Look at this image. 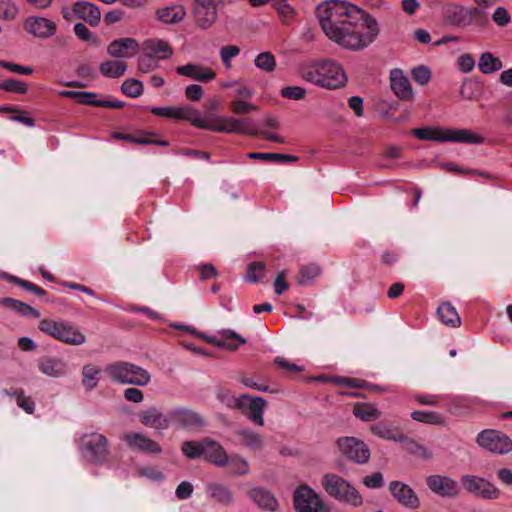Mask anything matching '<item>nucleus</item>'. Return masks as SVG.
<instances>
[{
  "label": "nucleus",
  "instance_id": "f257e3e1",
  "mask_svg": "<svg viewBox=\"0 0 512 512\" xmlns=\"http://www.w3.org/2000/svg\"><path fill=\"white\" fill-rule=\"evenodd\" d=\"M316 17L324 35L345 50H363L379 35L377 20L349 1L325 0L316 7Z\"/></svg>",
  "mask_w": 512,
  "mask_h": 512
},
{
  "label": "nucleus",
  "instance_id": "f03ea898",
  "mask_svg": "<svg viewBox=\"0 0 512 512\" xmlns=\"http://www.w3.org/2000/svg\"><path fill=\"white\" fill-rule=\"evenodd\" d=\"M298 75L308 83L329 90L344 87L348 80L343 67L332 59L304 62L298 66Z\"/></svg>",
  "mask_w": 512,
  "mask_h": 512
},
{
  "label": "nucleus",
  "instance_id": "7ed1b4c3",
  "mask_svg": "<svg viewBox=\"0 0 512 512\" xmlns=\"http://www.w3.org/2000/svg\"><path fill=\"white\" fill-rule=\"evenodd\" d=\"M413 135L420 140L436 142H455L465 144H481L484 138L470 129L455 128H416L412 131Z\"/></svg>",
  "mask_w": 512,
  "mask_h": 512
},
{
  "label": "nucleus",
  "instance_id": "20e7f679",
  "mask_svg": "<svg viewBox=\"0 0 512 512\" xmlns=\"http://www.w3.org/2000/svg\"><path fill=\"white\" fill-rule=\"evenodd\" d=\"M218 397L226 406L241 410L254 424L264 425V411L267 407V401L264 398L248 394L235 397L228 392H220Z\"/></svg>",
  "mask_w": 512,
  "mask_h": 512
},
{
  "label": "nucleus",
  "instance_id": "39448f33",
  "mask_svg": "<svg viewBox=\"0 0 512 512\" xmlns=\"http://www.w3.org/2000/svg\"><path fill=\"white\" fill-rule=\"evenodd\" d=\"M322 486L330 497L339 502L353 507H359L363 504V497L358 490L349 481L337 474H324Z\"/></svg>",
  "mask_w": 512,
  "mask_h": 512
},
{
  "label": "nucleus",
  "instance_id": "423d86ee",
  "mask_svg": "<svg viewBox=\"0 0 512 512\" xmlns=\"http://www.w3.org/2000/svg\"><path fill=\"white\" fill-rule=\"evenodd\" d=\"M104 371L112 381L122 384L145 386L151 379L148 371L127 362L108 365L105 367Z\"/></svg>",
  "mask_w": 512,
  "mask_h": 512
},
{
  "label": "nucleus",
  "instance_id": "0eeeda50",
  "mask_svg": "<svg viewBox=\"0 0 512 512\" xmlns=\"http://www.w3.org/2000/svg\"><path fill=\"white\" fill-rule=\"evenodd\" d=\"M441 18L449 27L465 29L476 23L478 10L460 2H447L441 7Z\"/></svg>",
  "mask_w": 512,
  "mask_h": 512
},
{
  "label": "nucleus",
  "instance_id": "6e6552de",
  "mask_svg": "<svg viewBox=\"0 0 512 512\" xmlns=\"http://www.w3.org/2000/svg\"><path fill=\"white\" fill-rule=\"evenodd\" d=\"M80 452L88 462L103 463L109 455L108 439L96 432L84 434L80 440Z\"/></svg>",
  "mask_w": 512,
  "mask_h": 512
},
{
  "label": "nucleus",
  "instance_id": "1a4fd4ad",
  "mask_svg": "<svg viewBox=\"0 0 512 512\" xmlns=\"http://www.w3.org/2000/svg\"><path fill=\"white\" fill-rule=\"evenodd\" d=\"M197 128L220 133L251 134L247 121L234 117L215 116L209 120L199 115Z\"/></svg>",
  "mask_w": 512,
  "mask_h": 512
},
{
  "label": "nucleus",
  "instance_id": "9d476101",
  "mask_svg": "<svg viewBox=\"0 0 512 512\" xmlns=\"http://www.w3.org/2000/svg\"><path fill=\"white\" fill-rule=\"evenodd\" d=\"M460 481L463 489L476 498L496 500L500 497V490L484 477L465 474L461 476Z\"/></svg>",
  "mask_w": 512,
  "mask_h": 512
},
{
  "label": "nucleus",
  "instance_id": "9b49d317",
  "mask_svg": "<svg viewBox=\"0 0 512 512\" xmlns=\"http://www.w3.org/2000/svg\"><path fill=\"white\" fill-rule=\"evenodd\" d=\"M296 512H332L320 496L309 486H300L294 492Z\"/></svg>",
  "mask_w": 512,
  "mask_h": 512
},
{
  "label": "nucleus",
  "instance_id": "f8f14e48",
  "mask_svg": "<svg viewBox=\"0 0 512 512\" xmlns=\"http://www.w3.org/2000/svg\"><path fill=\"white\" fill-rule=\"evenodd\" d=\"M476 441L479 446L491 453L507 454L512 451V440L497 430H483L478 434Z\"/></svg>",
  "mask_w": 512,
  "mask_h": 512
},
{
  "label": "nucleus",
  "instance_id": "ddd939ff",
  "mask_svg": "<svg viewBox=\"0 0 512 512\" xmlns=\"http://www.w3.org/2000/svg\"><path fill=\"white\" fill-rule=\"evenodd\" d=\"M340 452L349 460L365 464L370 459V449L362 440L355 437H342L337 441Z\"/></svg>",
  "mask_w": 512,
  "mask_h": 512
},
{
  "label": "nucleus",
  "instance_id": "4468645a",
  "mask_svg": "<svg viewBox=\"0 0 512 512\" xmlns=\"http://www.w3.org/2000/svg\"><path fill=\"white\" fill-rule=\"evenodd\" d=\"M154 115L174 119L189 121L194 127L199 124L200 112L191 105L185 106H168V107H152L150 109Z\"/></svg>",
  "mask_w": 512,
  "mask_h": 512
},
{
  "label": "nucleus",
  "instance_id": "2eb2a0df",
  "mask_svg": "<svg viewBox=\"0 0 512 512\" xmlns=\"http://www.w3.org/2000/svg\"><path fill=\"white\" fill-rule=\"evenodd\" d=\"M122 440L134 452L146 454H160L162 452L159 443L140 432H127L122 436Z\"/></svg>",
  "mask_w": 512,
  "mask_h": 512
},
{
  "label": "nucleus",
  "instance_id": "dca6fc26",
  "mask_svg": "<svg viewBox=\"0 0 512 512\" xmlns=\"http://www.w3.org/2000/svg\"><path fill=\"white\" fill-rule=\"evenodd\" d=\"M23 28L29 35L38 39L53 37L57 29L54 21L41 16L27 17L23 22Z\"/></svg>",
  "mask_w": 512,
  "mask_h": 512
},
{
  "label": "nucleus",
  "instance_id": "f3484780",
  "mask_svg": "<svg viewBox=\"0 0 512 512\" xmlns=\"http://www.w3.org/2000/svg\"><path fill=\"white\" fill-rule=\"evenodd\" d=\"M427 485L432 492L442 497L454 498L460 493L458 483L449 476H429L427 478Z\"/></svg>",
  "mask_w": 512,
  "mask_h": 512
},
{
  "label": "nucleus",
  "instance_id": "a211bd4d",
  "mask_svg": "<svg viewBox=\"0 0 512 512\" xmlns=\"http://www.w3.org/2000/svg\"><path fill=\"white\" fill-rule=\"evenodd\" d=\"M389 490L392 496L404 507L408 509H417L420 507V500L413 489L401 482L392 481L389 484Z\"/></svg>",
  "mask_w": 512,
  "mask_h": 512
},
{
  "label": "nucleus",
  "instance_id": "6ab92c4d",
  "mask_svg": "<svg viewBox=\"0 0 512 512\" xmlns=\"http://www.w3.org/2000/svg\"><path fill=\"white\" fill-rule=\"evenodd\" d=\"M171 424L184 429H196L204 425L203 417L187 408H175L170 410Z\"/></svg>",
  "mask_w": 512,
  "mask_h": 512
},
{
  "label": "nucleus",
  "instance_id": "aec40b11",
  "mask_svg": "<svg viewBox=\"0 0 512 512\" xmlns=\"http://www.w3.org/2000/svg\"><path fill=\"white\" fill-rule=\"evenodd\" d=\"M390 87L398 99L402 101H411L414 98V92L410 81L403 71L393 69L390 72Z\"/></svg>",
  "mask_w": 512,
  "mask_h": 512
},
{
  "label": "nucleus",
  "instance_id": "412c9836",
  "mask_svg": "<svg viewBox=\"0 0 512 512\" xmlns=\"http://www.w3.org/2000/svg\"><path fill=\"white\" fill-rule=\"evenodd\" d=\"M136 39L125 37L112 41L107 47V54L114 58H130L139 51Z\"/></svg>",
  "mask_w": 512,
  "mask_h": 512
},
{
  "label": "nucleus",
  "instance_id": "4be33fe9",
  "mask_svg": "<svg viewBox=\"0 0 512 512\" xmlns=\"http://www.w3.org/2000/svg\"><path fill=\"white\" fill-rule=\"evenodd\" d=\"M176 72L181 76H185L198 82H208L216 77L215 71L211 68L195 63L178 66L176 68Z\"/></svg>",
  "mask_w": 512,
  "mask_h": 512
},
{
  "label": "nucleus",
  "instance_id": "5701e85b",
  "mask_svg": "<svg viewBox=\"0 0 512 512\" xmlns=\"http://www.w3.org/2000/svg\"><path fill=\"white\" fill-rule=\"evenodd\" d=\"M139 418L144 426L156 430H165L171 425L170 411L167 414H163L154 407L143 411Z\"/></svg>",
  "mask_w": 512,
  "mask_h": 512
},
{
  "label": "nucleus",
  "instance_id": "b1692460",
  "mask_svg": "<svg viewBox=\"0 0 512 512\" xmlns=\"http://www.w3.org/2000/svg\"><path fill=\"white\" fill-rule=\"evenodd\" d=\"M203 457L219 467L227 466L229 462V456L222 445L209 438L204 439Z\"/></svg>",
  "mask_w": 512,
  "mask_h": 512
},
{
  "label": "nucleus",
  "instance_id": "393cba45",
  "mask_svg": "<svg viewBox=\"0 0 512 512\" xmlns=\"http://www.w3.org/2000/svg\"><path fill=\"white\" fill-rule=\"evenodd\" d=\"M187 15L186 8L182 4H173L156 9L155 17L163 24H178L182 22Z\"/></svg>",
  "mask_w": 512,
  "mask_h": 512
},
{
  "label": "nucleus",
  "instance_id": "a878e982",
  "mask_svg": "<svg viewBox=\"0 0 512 512\" xmlns=\"http://www.w3.org/2000/svg\"><path fill=\"white\" fill-rule=\"evenodd\" d=\"M143 50L148 57L159 60L171 57L173 50L169 43L163 39L151 38L143 42Z\"/></svg>",
  "mask_w": 512,
  "mask_h": 512
},
{
  "label": "nucleus",
  "instance_id": "bb28decb",
  "mask_svg": "<svg viewBox=\"0 0 512 512\" xmlns=\"http://www.w3.org/2000/svg\"><path fill=\"white\" fill-rule=\"evenodd\" d=\"M73 12L78 18L87 22L91 26H97L101 20V12L99 8L91 2H76L73 5Z\"/></svg>",
  "mask_w": 512,
  "mask_h": 512
},
{
  "label": "nucleus",
  "instance_id": "cd10ccee",
  "mask_svg": "<svg viewBox=\"0 0 512 512\" xmlns=\"http://www.w3.org/2000/svg\"><path fill=\"white\" fill-rule=\"evenodd\" d=\"M213 342L217 347L236 350L240 345L246 343V339L233 330L223 329L214 337Z\"/></svg>",
  "mask_w": 512,
  "mask_h": 512
},
{
  "label": "nucleus",
  "instance_id": "c85d7f7f",
  "mask_svg": "<svg viewBox=\"0 0 512 512\" xmlns=\"http://www.w3.org/2000/svg\"><path fill=\"white\" fill-rule=\"evenodd\" d=\"M250 497L260 509L274 512L278 507V501L274 495L266 489L254 488L250 491Z\"/></svg>",
  "mask_w": 512,
  "mask_h": 512
},
{
  "label": "nucleus",
  "instance_id": "c756f323",
  "mask_svg": "<svg viewBox=\"0 0 512 512\" xmlns=\"http://www.w3.org/2000/svg\"><path fill=\"white\" fill-rule=\"evenodd\" d=\"M207 496L223 506H229L233 502V495L231 490L220 483L212 482L206 486Z\"/></svg>",
  "mask_w": 512,
  "mask_h": 512
},
{
  "label": "nucleus",
  "instance_id": "7c9ffc66",
  "mask_svg": "<svg viewBox=\"0 0 512 512\" xmlns=\"http://www.w3.org/2000/svg\"><path fill=\"white\" fill-rule=\"evenodd\" d=\"M370 431L385 440L394 441V442H405L406 436L402 433H399L396 428L392 426V424L386 422H377L370 427Z\"/></svg>",
  "mask_w": 512,
  "mask_h": 512
},
{
  "label": "nucleus",
  "instance_id": "2f4dec72",
  "mask_svg": "<svg viewBox=\"0 0 512 512\" xmlns=\"http://www.w3.org/2000/svg\"><path fill=\"white\" fill-rule=\"evenodd\" d=\"M240 443L250 450H261L264 447V439L261 434L247 428L236 431Z\"/></svg>",
  "mask_w": 512,
  "mask_h": 512
},
{
  "label": "nucleus",
  "instance_id": "473e14b6",
  "mask_svg": "<svg viewBox=\"0 0 512 512\" xmlns=\"http://www.w3.org/2000/svg\"><path fill=\"white\" fill-rule=\"evenodd\" d=\"M437 315L439 320L446 326L456 328L461 325V318L456 308L450 303H442L439 305Z\"/></svg>",
  "mask_w": 512,
  "mask_h": 512
},
{
  "label": "nucleus",
  "instance_id": "72a5a7b5",
  "mask_svg": "<svg viewBox=\"0 0 512 512\" xmlns=\"http://www.w3.org/2000/svg\"><path fill=\"white\" fill-rule=\"evenodd\" d=\"M40 371L49 377H61L66 372L65 363L60 359L44 358L39 363Z\"/></svg>",
  "mask_w": 512,
  "mask_h": 512
},
{
  "label": "nucleus",
  "instance_id": "f704fd0d",
  "mask_svg": "<svg viewBox=\"0 0 512 512\" xmlns=\"http://www.w3.org/2000/svg\"><path fill=\"white\" fill-rule=\"evenodd\" d=\"M61 342L69 345L80 346L86 342V336L76 326L65 322L64 328H62Z\"/></svg>",
  "mask_w": 512,
  "mask_h": 512
},
{
  "label": "nucleus",
  "instance_id": "c9c22d12",
  "mask_svg": "<svg viewBox=\"0 0 512 512\" xmlns=\"http://www.w3.org/2000/svg\"><path fill=\"white\" fill-rule=\"evenodd\" d=\"M477 66L483 74H492L501 70L503 64L501 60L491 52H484L480 54Z\"/></svg>",
  "mask_w": 512,
  "mask_h": 512
},
{
  "label": "nucleus",
  "instance_id": "e433bc0d",
  "mask_svg": "<svg viewBox=\"0 0 512 512\" xmlns=\"http://www.w3.org/2000/svg\"><path fill=\"white\" fill-rule=\"evenodd\" d=\"M99 70L105 77L119 78L126 72L127 64L122 60H107L100 64Z\"/></svg>",
  "mask_w": 512,
  "mask_h": 512
},
{
  "label": "nucleus",
  "instance_id": "4c0bfd02",
  "mask_svg": "<svg viewBox=\"0 0 512 512\" xmlns=\"http://www.w3.org/2000/svg\"><path fill=\"white\" fill-rule=\"evenodd\" d=\"M100 372V368L92 364H88L83 367L82 385L87 391H91L97 386L100 378Z\"/></svg>",
  "mask_w": 512,
  "mask_h": 512
},
{
  "label": "nucleus",
  "instance_id": "58836bf2",
  "mask_svg": "<svg viewBox=\"0 0 512 512\" xmlns=\"http://www.w3.org/2000/svg\"><path fill=\"white\" fill-rule=\"evenodd\" d=\"M411 417L413 420L425 424L431 425H444L445 419L444 417L437 412L434 411H425V410H414L411 412Z\"/></svg>",
  "mask_w": 512,
  "mask_h": 512
},
{
  "label": "nucleus",
  "instance_id": "ea45409f",
  "mask_svg": "<svg viewBox=\"0 0 512 512\" xmlns=\"http://www.w3.org/2000/svg\"><path fill=\"white\" fill-rule=\"evenodd\" d=\"M272 5L284 25H289L293 21L296 11L287 0H272Z\"/></svg>",
  "mask_w": 512,
  "mask_h": 512
},
{
  "label": "nucleus",
  "instance_id": "a19ab883",
  "mask_svg": "<svg viewBox=\"0 0 512 512\" xmlns=\"http://www.w3.org/2000/svg\"><path fill=\"white\" fill-rule=\"evenodd\" d=\"M353 413L362 421H371L381 417V412L377 407L369 403L355 405Z\"/></svg>",
  "mask_w": 512,
  "mask_h": 512
},
{
  "label": "nucleus",
  "instance_id": "79ce46f5",
  "mask_svg": "<svg viewBox=\"0 0 512 512\" xmlns=\"http://www.w3.org/2000/svg\"><path fill=\"white\" fill-rule=\"evenodd\" d=\"M65 321H54L51 319H43L39 323V330L54 339L61 341L62 328H64Z\"/></svg>",
  "mask_w": 512,
  "mask_h": 512
},
{
  "label": "nucleus",
  "instance_id": "37998d69",
  "mask_svg": "<svg viewBox=\"0 0 512 512\" xmlns=\"http://www.w3.org/2000/svg\"><path fill=\"white\" fill-rule=\"evenodd\" d=\"M254 65L266 73H272L276 69V58L271 52L264 51L256 55Z\"/></svg>",
  "mask_w": 512,
  "mask_h": 512
},
{
  "label": "nucleus",
  "instance_id": "c03bdc74",
  "mask_svg": "<svg viewBox=\"0 0 512 512\" xmlns=\"http://www.w3.org/2000/svg\"><path fill=\"white\" fill-rule=\"evenodd\" d=\"M114 138L125 140L137 144H155L160 146H168V142L165 140H154L149 135L141 134V135H132V134H122L115 133L113 135Z\"/></svg>",
  "mask_w": 512,
  "mask_h": 512
},
{
  "label": "nucleus",
  "instance_id": "a18cd8bd",
  "mask_svg": "<svg viewBox=\"0 0 512 512\" xmlns=\"http://www.w3.org/2000/svg\"><path fill=\"white\" fill-rule=\"evenodd\" d=\"M121 90L130 98H138L143 94V84L137 79H127L122 83Z\"/></svg>",
  "mask_w": 512,
  "mask_h": 512
},
{
  "label": "nucleus",
  "instance_id": "49530a36",
  "mask_svg": "<svg viewBox=\"0 0 512 512\" xmlns=\"http://www.w3.org/2000/svg\"><path fill=\"white\" fill-rule=\"evenodd\" d=\"M4 303L6 305H8L11 309H13L23 315L32 316L34 318L40 317V313L38 310L34 309L30 305L23 303L21 301L7 298L4 300Z\"/></svg>",
  "mask_w": 512,
  "mask_h": 512
},
{
  "label": "nucleus",
  "instance_id": "de8ad7c7",
  "mask_svg": "<svg viewBox=\"0 0 512 512\" xmlns=\"http://www.w3.org/2000/svg\"><path fill=\"white\" fill-rule=\"evenodd\" d=\"M19 14L18 6L10 0H0V19L13 21Z\"/></svg>",
  "mask_w": 512,
  "mask_h": 512
},
{
  "label": "nucleus",
  "instance_id": "09e8293b",
  "mask_svg": "<svg viewBox=\"0 0 512 512\" xmlns=\"http://www.w3.org/2000/svg\"><path fill=\"white\" fill-rule=\"evenodd\" d=\"M181 450L183 454L190 459L203 456L204 440L201 442L186 441L183 443Z\"/></svg>",
  "mask_w": 512,
  "mask_h": 512
},
{
  "label": "nucleus",
  "instance_id": "8fccbe9b",
  "mask_svg": "<svg viewBox=\"0 0 512 512\" xmlns=\"http://www.w3.org/2000/svg\"><path fill=\"white\" fill-rule=\"evenodd\" d=\"M280 95L285 99L300 101L305 99L307 90L302 86H285L281 89Z\"/></svg>",
  "mask_w": 512,
  "mask_h": 512
},
{
  "label": "nucleus",
  "instance_id": "3c124183",
  "mask_svg": "<svg viewBox=\"0 0 512 512\" xmlns=\"http://www.w3.org/2000/svg\"><path fill=\"white\" fill-rule=\"evenodd\" d=\"M265 270L264 263L253 262L248 266L244 279L248 282H257L262 279L265 274Z\"/></svg>",
  "mask_w": 512,
  "mask_h": 512
},
{
  "label": "nucleus",
  "instance_id": "603ef678",
  "mask_svg": "<svg viewBox=\"0 0 512 512\" xmlns=\"http://www.w3.org/2000/svg\"><path fill=\"white\" fill-rule=\"evenodd\" d=\"M232 471V473L237 475H245L249 471V465L245 458L233 455L229 457L228 465Z\"/></svg>",
  "mask_w": 512,
  "mask_h": 512
},
{
  "label": "nucleus",
  "instance_id": "864d4df0",
  "mask_svg": "<svg viewBox=\"0 0 512 512\" xmlns=\"http://www.w3.org/2000/svg\"><path fill=\"white\" fill-rule=\"evenodd\" d=\"M320 274V269L315 264L304 266L300 270L298 282L301 285L309 284Z\"/></svg>",
  "mask_w": 512,
  "mask_h": 512
},
{
  "label": "nucleus",
  "instance_id": "5fc2aeb1",
  "mask_svg": "<svg viewBox=\"0 0 512 512\" xmlns=\"http://www.w3.org/2000/svg\"><path fill=\"white\" fill-rule=\"evenodd\" d=\"M240 53V48L236 45H227L220 48L219 56L225 66L230 69L232 67L231 60L237 57Z\"/></svg>",
  "mask_w": 512,
  "mask_h": 512
},
{
  "label": "nucleus",
  "instance_id": "6e6d98bb",
  "mask_svg": "<svg viewBox=\"0 0 512 512\" xmlns=\"http://www.w3.org/2000/svg\"><path fill=\"white\" fill-rule=\"evenodd\" d=\"M0 89L15 94H25L28 87L23 81L8 79L0 82Z\"/></svg>",
  "mask_w": 512,
  "mask_h": 512
},
{
  "label": "nucleus",
  "instance_id": "4d7b16f0",
  "mask_svg": "<svg viewBox=\"0 0 512 512\" xmlns=\"http://www.w3.org/2000/svg\"><path fill=\"white\" fill-rule=\"evenodd\" d=\"M413 79L421 86H425L431 80V71L427 66L419 65L412 69Z\"/></svg>",
  "mask_w": 512,
  "mask_h": 512
},
{
  "label": "nucleus",
  "instance_id": "13d9d810",
  "mask_svg": "<svg viewBox=\"0 0 512 512\" xmlns=\"http://www.w3.org/2000/svg\"><path fill=\"white\" fill-rule=\"evenodd\" d=\"M456 66L462 73H469L475 67L474 57L469 53L461 54L457 58Z\"/></svg>",
  "mask_w": 512,
  "mask_h": 512
},
{
  "label": "nucleus",
  "instance_id": "bf43d9fd",
  "mask_svg": "<svg viewBox=\"0 0 512 512\" xmlns=\"http://www.w3.org/2000/svg\"><path fill=\"white\" fill-rule=\"evenodd\" d=\"M102 101L103 100L98 99V94L94 92L79 91L77 99L78 104L102 107Z\"/></svg>",
  "mask_w": 512,
  "mask_h": 512
},
{
  "label": "nucleus",
  "instance_id": "052dcab7",
  "mask_svg": "<svg viewBox=\"0 0 512 512\" xmlns=\"http://www.w3.org/2000/svg\"><path fill=\"white\" fill-rule=\"evenodd\" d=\"M491 17L493 22L499 27H505L511 21L510 14L504 7H497L492 13Z\"/></svg>",
  "mask_w": 512,
  "mask_h": 512
},
{
  "label": "nucleus",
  "instance_id": "680f3d73",
  "mask_svg": "<svg viewBox=\"0 0 512 512\" xmlns=\"http://www.w3.org/2000/svg\"><path fill=\"white\" fill-rule=\"evenodd\" d=\"M74 32L80 40L97 44V38L84 24L76 23L74 25Z\"/></svg>",
  "mask_w": 512,
  "mask_h": 512
},
{
  "label": "nucleus",
  "instance_id": "e2e57ef3",
  "mask_svg": "<svg viewBox=\"0 0 512 512\" xmlns=\"http://www.w3.org/2000/svg\"><path fill=\"white\" fill-rule=\"evenodd\" d=\"M413 399L420 405L437 406L442 399L441 395L418 393L413 395Z\"/></svg>",
  "mask_w": 512,
  "mask_h": 512
},
{
  "label": "nucleus",
  "instance_id": "0e129e2a",
  "mask_svg": "<svg viewBox=\"0 0 512 512\" xmlns=\"http://www.w3.org/2000/svg\"><path fill=\"white\" fill-rule=\"evenodd\" d=\"M232 111L236 114H248L251 111L257 109V106L251 102H246L243 100H234L231 103Z\"/></svg>",
  "mask_w": 512,
  "mask_h": 512
},
{
  "label": "nucleus",
  "instance_id": "69168bd1",
  "mask_svg": "<svg viewBox=\"0 0 512 512\" xmlns=\"http://www.w3.org/2000/svg\"><path fill=\"white\" fill-rule=\"evenodd\" d=\"M0 66H2L3 68H5L11 72L18 73L21 75H30L33 73V68L30 66L14 64V63L4 61V60H0Z\"/></svg>",
  "mask_w": 512,
  "mask_h": 512
},
{
  "label": "nucleus",
  "instance_id": "338daca9",
  "mask_svg": "<svg viewBox=\"0 0 512 512\" xmlns=\"http://www.w3.org/2000/svg\"><path fill=\"white\" fill-rule=\"evenodd\" d=\"M383 475L380 472H374L371 475L365 476L363 478V484L367 488L375 489L379 488L383 485Z\"/></svg>",
  "mask_w": 512,
  "mask_h": 512
},
{
  "label": "nucleus",
  "instance_id": "774afa93",
  "mask_svg": "<svg viewBox=\"0 0 512 512\" xmlns=\"http://www.w3.org/2000/svg\"><path fill=\"white\" fill-rule=\"evenodd\" d=\"M286 276H287V272L285 270H283V271L279 272V274L277 275V277L274 281V289H275V293L277 295L283 294L289 288V285L287 284V282L285 280Z\"/></svg>",
  "mask_w": 512,
  "mask_h": 512
}]
</instances>
